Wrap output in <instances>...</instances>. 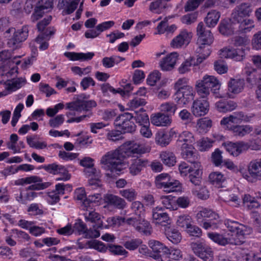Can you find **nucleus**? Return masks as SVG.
I'll list each match as a JSON object with an SVG mask.
<instances>
[{"instance_id":"f257e3e1","label":"nucleus","mask_w":261,"mask_h":261,"mask_svg":"<svg viewBox=\"0 0 261 261\" xmlns=\"http://www.w3.org/2000/svg\"><path fill=\"white\" fill-rule=\"evenodd\" d=\"M122 158V155L119 150L108 151L101 157L100 160L101 168L110 172L107 174L108 176L112 177L120 174L124 166Z\"/></svg>"},{"instance_id":"f03ea898","label":"nucleus","mask_w":261,"mask_h":261,"mask_svg":"<svg viewBox=\"0 0 261 261\" xmlns=\"http://www.w3.org/2000/svg\"><path fill=\"white\" fill-rule=\"evenodd\" d=\"M221 87L219 80L214 76L205 75L196 83L195 88L199 96L204 98L210 95V92L217 93Z\"/></svg>"},{"instance_id":"7ed1b4c3","label":"nucleus","mask_w":261,"mask_h":261,"mask_svg":"<svg viewBox=\"0 0 261 261\" xmlns=\"http://www.w3.org/2000/svg\"><path fill=\"white\" fill-rule=\"evenodd\" d=\"M196 217L200 225L205 229H217L219 227L218 215L210 209L202 208L197 214Z\"/></svg>"},{"instance_id":"20e7f679","label":"nucleus","mask_w":261,"mask_h":261,"mask_svg":"<svg viewBox=\"0 0 261 261\" xmlns=\"http://www.w3.org/2000/svg\"><path fill=\"white\" fill-rule=\"evenodd\" d=\"M157 188L163 189L167 193L177 191L181 189L179 181L172 179L168 173H163L157 175L155 179Z\"/></svg>"},{"instance_id":"39448f33","label":"nucleus","mask_w":261,"mask_h":261,"mask_svg":"<svg viewBox=\"0 0 261 261\" xmlns=\"http://www.w3.org/2000/svg\"><path fill=\"white\" fill-rule=\"evenodd\" d=\"M133 118L132 113H124L116 117L114 125L121 133H132L136 128L135 124L131 120Z\"/></svg>"},{"instance_id":"423d86ee","label":"nucleus","mask_w":261,"mask_h":261,"mask_svg":"<svg viewBox=\"0 0 261 261\" xmlns=\"http://www.w3.org/2000/svg\"><path fill=\"white\" fill-rule=\"evenodd\" d=\"M150 151L146 147L135 141H127L123 144L120 150L123 158L133 157L136 154H142Z\"/></svg>"},{"instance_id":"0eeeda50","label":"nucleus","mask_w":261,"mask_h":261,"mask_svg":"<svg viewBox=\"0 0 261 261\" xmlns=\"http://www.w3.org/2000/svg\"><path fill=\"white\" fill-rule=\"evenodd\" d=\"M42 179L36 175H31L27 177L18 179L15 181V185L18 186H23L30 185L26 189L28 190H40L45 189L51 185L49 182H42Z\"/></svg>"},{"instance_id":"6e6552de","label":"nucleus","mask_w":261,"mask_h":261,"mask_svg":"<svg viewBox=\"0 0 261 261\" xmlns=\"http://www.w3.org/2000/svg\"><path fill=\"white\" fill-rule=\"evenodd\" d=\"M29 30L27 26H23L21 29L15 31L14 29V32L11 33L13 35L9 38H8V45L15 49L20 46V43L25 41L28 37Z\"/></svg>"},{"instance_id":"1a4fd4ad","label":"nucleus","mask_w":261,"mask_h":261,"mask_svg":"<svg viewBox=\"0 0 261 261\" xmlns=\"http://www.w3.org/2000/svg\"><path fill=\"white\" fill-rule=\"evenodd\" d=\"M195 95L193 88L192 86H186L176 91L174 100L179 104L187 105L194 99Z\"/></svg>"},{"instance_id":"9d476101","label":"nucleus","mask_w":261,"mask_h":261,"mask_svg":"<svg viewBox=\"0 0 261 261\" xmlns=\"http://www.w3.org/2000/svg\"><path fill=\"white\" fill-rule=\"evenodd\" d=\"M97 103L94 100H83L78 99L75 101L66 103V108L69 110L77 112H89L93 108L96 107Z\"/></svg>"},{"instance_id":"9b49d317","label":"nucleus","mask_w":261,"mask_h":261,"mask_svg":"<svg viewBox=\"0 0 261 261\" xmlns=\"http://www.w3.org/2000/svg\"><path fill=\"white\" fill-rule=\"evenodd\" d=\"M126 223L132 225L136 230L146 236L149 235L151 231V226L147 221L137 218H129L126 219Z\"/></svg>"},{"instance_id":"f8f14e48","label":"nucleus","mask_w":261,"mask_h":261,"mask_svg":"<svg viewBox=\"0 0 261 261\" xmlns=\"http://www.w3.org/2000/svg\"><path fill=\"white\" fill-rule=\"evenodd\" d=\"M253 11L251 4L244 3L237 6L231 14L232 18L237 22H240L244 17H249Z\"/></svg>"},{"instance_id":"ddd939ff","label":"nucleus","mask_w":261,"mask_h":261,"mask_svg":"<svg viewBox=\"0 0 261 261\" xmlns=\"http://www.w3.org/2000/svg\"><path fill=\"white\" fill-rule=\"evenodd\" d=\"M225 225L229 231L235 232L238 237L245 236L249 234L252 229L250 227L244 225L239 222L231 220H226L224 222Z\"/></svg>"},{"instance_id":"4468645a","label":"nucleus","mask_w":261,"mask_h":261,"mask_svg":"<svg viewBox=\"0 0 261 261\" xmlns=\"http://www.w3.org/2000/svg\"><path fill=\"white\" fill-rule=\"evenodd\" d=\"M198 36L197 43L199 45H210L214 41V37L210 30H205L202 22L198 23L197 27Z\"/></svg>"},{"instance_id":"2eb2a0df","label":"nucleus","mask_w":261,"mask_h":261,"mask_svg":"<svg viewBox=\"0 0 261 261\" xmlns=\"http://www.w3.org/2000/svg\"><path fill=\"white\" fill-rule=\"evenodd\" d=\"M222 146L227 152L234 156H237L243 151L247 150L248 147L247 142L243 141H227L223 143Z\"/></svg>"},{"instance_id":"dca6fc26","label":"nucleus","mask_w":261,"mask_h":261,"mask_svg":"<svg viewBox=\"0 0 261 261\" xmlns=\"http://www.w3.org/2000/svg\"><path fill=\"white\" fill-rule=\"evenodd\" d=\"M103 200L107 204L105 207L113 206L119 210H123L127 206V203L123 198L112 194H105Z\"/></svg>"},{"instance_id":"f3484780","label":"nucleus","mask_w":261,"mask_h":261,"mask_svg":"<svg viewBox=\"0 0 261 261\" xmlns=\"http://www.w3.org/2000/svg\"><path fill=\"white\" fill-rule=\"evenodd\" d=\"M41 168L43 169L47 172L53 174H57L59 173L64 174L62 175V177L57 178V180L66 181L69 180L70 178V174L68 173L65 174L66 170L64 166L58 165L56 163L42 165Z\"/></svg>"},{"instance_id":"a211bd4d","label":"nucleus","mask_w":261,"mask_h":261,"mask_svg":"<svg viewBox=\"0 0 261 261\" xmlns=\"http://www.w3.org/2000/svg\"><path fill=\"white\" fill-rule=\"evenodd\" d=\"M219 55L221 58H230L236 61H242L245 56L244 49H235L228 47L221 49Z\"/></svg>"},{"instance_id":"6ab92c4d","label":"nucleus","mask_w":261,"mask_h":261,"mask_svg":"<svg viewBox=\"0 0 261 261\" xmlns=\"http://www.w3.org/2000/svg\"><path fill=\"white\" fill-rule=\"evenodd\" d=\"M178 58V55L176 52L171 53L160 60V67L164 71H171L174 68Z\"/></svg>"},{"instance_id":"aec40b11","label":"nucleus","mask_w":261,"mask_h":261,"mask_svg":"<svg viewBox=\"0 0 261 261\" xmlns=\"http://www.w3.org/2000/svg\"><path fill=\"white\" fill-rule=\"evenodd\" d=\"M148 166H149V161L147 159L138 157L133 159L130 160L129 166V173L132 175H137Z\"/></svg>"},{"instance_id":"412c9836","label":"nucleus","mask_w":261,"mask_h":261,"mask_svg":"<svg viewBox=\"0 0 261 261\" xmlns=\"http://www.w3.org/2000/svg\"><path fill=\"white\" fill-rule=\"evenodd\" d=\"M209 103L205 99L194 100L192 107V112L196 117L205 115L208 111Z\"/></svg>"},{"instance_id":"4be33fe9","label":"nucleus","mask_w":261,"mask_h":261,"mask_svg":"<svg viewBox=\"0 0 261 261\" xmlns=\"http://www.w3.org/2000/svg\"><path fill=\"white\" fill-rule=\"evenodd\" d=\"M207 236L213 242L221 246H225L229 244H238V241H236L233 237L224 236L217 232H208Z\"/></svg>"},{"instance_id":"5701e85b","label":"nucleus","mask_w":261,"mask_h":261,"mask_svg":"<svg viewBox=\"0 0 261 261\" xmlns=\"http://www.w3.org/2000/svg\"><path fill=\"white\" fill-rule=\"evenodd\" d=\"M192 38L191 33L186 30H182L171 42V45L174 48L181 47L184 44H188Z\"/></svg>"},{"instance_id":"b1692460","label":"nucleus","mask_w":261,"mask_h":261,"mask_svg":"<svg viewBox=\"0 0 261 261\" xmlns=\"http://www.w3.org/2000/svg\"><path fill=\"white\" fill-rule=\"evenodd\" d=\"M150 121L153 125L156 126H168L172 122V119L169 115L158 112L151 115Z\"/></svg>"},{"instance_id":"393cba45","label":"nucleus","mask_w":261,"mask_h":261,"mask_svg":"<svg viewBox=\"0 0 261 261\" xmlns=\"http://www.w3.org/2000/svg\"><path fill=\"white\" fill-rule=\"evenodd\" d=\"M194 141L193 134L189 132H183L179 135L177 141V144L180 146L181 150L189 148L191 146V144Z\"/></svg>"},{"instance_id":"a878e982","label":"nucleus","mask_w":261,"mask_h":261,"mask_svg":"<svg viewBox=\"0 0 261 261\" xmlns=\"http://www.w3.org/2000/svg\"><path fill=\"white\" fill-rule=\"evenodd\" d=\"M181 153L184 159L193 165L194 169L200 168L201 165L199 162V155L196 152L191 149V147L185 149L184 150H182Z\"/></svg>"},{"instance_id":"bb28decb","label":"nucleus","mask_w":261,"mask_h":261,"mask_svg":"<svg viewBox=\"0 0 261 261\" xmlns=\"http://www.w3.org/2000/svg\"><path fill=\"white\" fill-rule=\"evenodd\" d=\"M152 218L155 223L162 225H166L170 223V219L168 215L163 212L162 207L157 206L152 210Z\"/></svg>"},{"instance_id":"cd10ccee","label":"nucleus","mask_w":261,"mask_h":261,"mask_svg":"<svg viewBox=\"0 0 261 261\" xmlns=\"http://www.w3.org/2000/svg\"><path fill=\"white\" fill-rule=\"evenodd\" d=\"M64 56L72 61H86L91 60L94 56V53L88 52L87 53L66 52Z\"/></svg>"},{"instance_id":"c85d7f7f","label":"nucleus","mask_w":261,"mask_h":261,"mask_svg":"<svg viewBox=\"0 0 261 261\" xmlns=\"http://www.w3.org/2000/svg\"><path fill=\"white\" fill-rule=\"evenodd\" d=\"M244 86L243 80L231 79L228 83V90L229 92L237 94L243 91Z\"/></svg>"},{"instance_id":"c756f323","label":"nucleus","mask_w":261,"mask_h":261,"mask_svg":"<svg viewBox=\"0 0 261 261\" xmlns=\"http://www.w3.org/2000/svg\"><path fill=\"white\" fill-rule=\"evenodd\" d=\"M220 17V13L215 10L208 12L204 18V21L208 28L214 27L218 23Z\"/></svg>"},{"instance_id":"7c9ffc66","label":"nucleus","mask_w":261,"mask_h":261,"mask_svg":"<svg viewBox=\"0 0 261 261\" xmlns=\"http://www.w3.org/2000/svg\"><path fill=\"white\" fill-rule=\"evenodd\" d=\"M248 171L251 176L261 179V159L251 162L248 166Z\"/></svg>"},{"instance_id":"2f4dec72","label":"nucleus","mask_w":261,"mask_h":261,"mask_svg":"<svg viewBox=\"0 0 261 261\" xmlns=\"http://www.w3.org/2000/svg\"><path fill=\"white\" fill-rule=\"evenodd\" d=\"M160 158L163 164L169 167L173 166L176 162L175 154L169 151H162L160 154Z\"/></svg>"},{"instance_id":"473e14b6","label":"nucleus","mask_w":261,"mask_h":261,"mask_svg":"<svg viewBox=\"0 0 261 261\" xmlns=\"http://www.w3.org/2000/svg\"><path fill=\"white\" fill-rule=\"evenodd\" d=\"M26 83V80L22 77L13 79L6 84V89L9 93L15 91L23 86Z\"/></svg>"},{"instance_id":"72a5a7b5","label":"nucleus","mask_w":261,"mask_h":261,"mask_svg":"<svg viewBox=\"0 0 261 261\" xmlns=\"http://www.w3.org/2000/svg\"><path fill=\"white\" fill-rule=\"evenodd\" d=\"M244 74L246 77V81L253 85L257 83L256 69L252 67L250 64H247L244 69Z\"/></svg>"},{"instance_id":"f704fd0d","label":"nucleus","mask_w":261,"mask_h":261,"mask_svg":"<svg viewBox=\"0 0 261 261\" xmlns=\"http://www.w3.org/2000/svg\"><path fill=\"white\" fill-rule=\"evenodd\" d=\"M85 219L87 221H90L92 223H96L97 228H101L102 227V222L101 220V215L95 211L87 212L84 214Z\"/></svg>"},{"instance_id":"c9c22d12","label":"nucleus","mask_w":261,"mask_h":261,"mask_svg":"<svg viewBox=\"0 0 261 261\" xmlns=\"http://www.w3.org/2000/svg\"><path fill=\"white\" fill-rule=\"evenodd\" d=\"M191 248L195 255L197 256H202V251H205L207 255L210 252L209 246L203 242H193L191 244Z\"/></svg>"},{"instance_id":"e433bc0d","label":"nucleus","mask_w":261,"mask_h":261,"mask_svg":"<svg viewBox=\"0 0 261 261\" xmlns=\"http://www.w3.org/2000/svg\"><path fill=\"white\" fill-rule=\"evenodd\" d=\"M10 22L9 18L7 17H3L0 18V30L5 31L4 36L5 38L10 37L11 33L14 32V28L10 27Z\"/></svg>"},{"instance_id":"4c0bfd02","label":"nucleus","mask_w":261,"mask_h":261,"mask_svg":"<svg viewBox=\"0 0 261 261\" xmlns=\"http://www.w3.org/2000/svg\"><path fill=\"white\" fill-rule=\"evenodd\" d=\"M165 233L168 239L174 244H177L181 240L180 233L176 229L168 227L165 229Z\"/></svg>"},{"instance_id":"58836bf2","label":"nucleus","mask_w":261,"mask_h":261,"mask_svg":"<svg viewBox=\"0 0 261 261\" xmlns=\"http://www.w3.org/2000/svg\"><path fill=\"white\" fill-rule=\"evenodd\" d=\"M177 109V105L173 102H165L161 104L160 107L161 112L166 115H169V117L174 115Z\"/></svg>"},{"instance_id":"ea45409f","label":"nucleus","mask_w":261,"mask_h":261,"mask_svg":"<svg viewBox=\"0 0 261 261\" xmlns=\"http://www.w3.org/2000/svg\"><path fill=\"white\" fill-rule=\"evenodd\" d=\"M253 130V128L249 125H236L232 130L233 135L240 137H243L249 134Z\"/></svg>"},{"instance_id":"a19ab883","label":"nucleus","mask_w":261,"mask_h":261,"mask_svg":"<svg viewBox=\"0 0 261 261\" xmlns=\"http://www.w3.org/2000/svg\"><path fill=\"white\" fill-rule=\"evenodd\" d=\"M125 59L118 56H112L110 57H105L102 60V64L106 68L113 67L115 64H118L124 61Z\"/></svg>"},{"instance_id":"79ce46f5","label":"nucleus","mask_w":261,"mask_h":261,"mask_svg":"<svg viewBox=\"0 0 261 261\" xmlns=\"http://www.w3.org/2000/svg\"><path fill=\"white\" fill-rule=\"evenodd\" d=\"M209 179L213 185L220 188L225 181V177L220 172H214L209 175Z\"/></svg>"},{"instance_id":"37998d69","label":"nucleus","mask_w":261,"mask_h":261,"mask_svg":"<svg viewBox=\"0 0 261 261\" xmlns=\"http://www.w3.org/2000/svg\"><path fill=\"white\" fill-rule=\"evenodd\" d=\"M161 201L164 207L170 211L176 210L177 205L175 200L171 196H163L161 197Z\"/></svg>"},{"instance_id":"c03bdc74","label":"nucleus","mask_w":261,"mask_h":261,"mask_svg":"<svg viewBox=\"0 0 261 261\" xmlns=\"http://www.w3.org/2000/svg\"><path fill=\"white\" fill-rule=\"evenodd\" d=\"M149 245L154 253H162L165 255L168 252L169 248L159 241L151 240Z\"/></svg>"},{"instance_id":"a18cd8bd","label":"nucleus","mask_w":261,"mask_h":261,"mask_svg":"<svg viewBox=\"0 0 261 261\" xmlns=\"http://www.w3.org/2000/svg\"><path fill=\"white\" fill-rule=\"evenodd\" d=\"M212 126V120L207 117L199 119L197 122V126L201 133H206Z\"/></svg>"},{"instance_id":"49530a36","label":"nucleus","mask_w":261,"mask_h":261,"mask_svg":"<svg viewBox=\"0 0 261 261\" xmlns=\"http://www.w3.org/2000/svg\"><path fill=\"white\" fill-rule=\"evenodd\" d=\"M214 141L208 138H203L197 142L198 149L201 151H206L213 147Z\"/></svg>"},{"instance_id":"de8ad7c7","label":"nucleus","mask_w":261,"mask_h":261,"mask_svg":"<svg viewBox=\"0 0 261 261\" xmlns=\"http://www.w3.org/2000/svg\"><path fill=\"white\" fill-rule=\"evenodd\" d=\"M243 202L244 205L249 209L257 208L259 206V204L257 201L255 197L251 196L250 194H245L243 197Z\"/></svg>"},{"instance_id":"09e8293b","label":"nucleus","mask_w":261,"mask_h":261,"mask_svg":"<svg viewBox=\"0 0 261 261\" xmlns=\"http://www.w3.org/2000/svg\"><path fill=\"white\" fill-rule=\"evenodd\" d=\"M219 31L221 34L224 36L230 35L233 32L231 24L226 20L221 21L219 25Z\"/></svg>"},{"instance_id":"8fccbe9b","label":"nucleus","mask_w":261,"mask_h":261,"mask_svg":"<svg viewBox=\"0 0 261 261\" xmlns=\"http://www.w3.org/2000/svg\"><path fill=\"white\" fill-rule=\"evenodd\" d=\"M108 250L115 255L126 256L128 254V252L120 245L109 244Z\"/></svg>"},{"instance_id":"3c124183","label":"nucleus","mask_w":261,"mask_h":261,"mask_svg":"<svg viewBox=\"0 0 261 261\" xmlns=\"http://www.w3.org/2000/svg\"><path fill=\"white\" fill-rule=\"evenodd\" d=\"M210 45H206L205 47L204 45H199V47L197 52L199 53V57L197 58V63H201L203 60H205L211 54Z\"/></svg>"},{"instance_id":"603ef678","label":"nucleus","mask_w":261,"mask_h":261,"mask_svg":"<svg viewBox=\"0 0 261 261\" xmlns=\"http://www.w3.org/2000/svg\"><path fill=\"white\" fill-rule=\"evenodd\" d=\"M119 194L121 196L130 202L136 199L137 196V192L133 188L121 190L119 191Z\"/></svg>"},{"instance_id":"864d4df0","label":"nucleus","mask_w":261,"mask_h":261,"mask_svg":"<svg viewBox=\"0 0 261 261\" xmlns=\"http://www.w3.org/2000/svg\"><path fill=\"white\" fill-rule=\"evenodd\" d=\"M240 23V29L242 33H247L250 32L253 28H254V21L251 19H246L241 20L240 22H237Z\"/></svg>"},{"instance_id":"5fc2aeb1","label":"nucleus","mask_w":261,"mask_h":261,"mask_svg":"<svg viewBox=\"0 0 261 261\" xmlns=\"http://www.w3.org/2000/svg\"><path fill=\"white\" fill-rule=\"evenodd\" d=\"M155 140L158 145L163 147L166 146L170 142L169 136L162 132L156 134Z\"/></svg>"},{"instance_id":"6e6d98bb","label":"nucleus","mask_w":261,"mask_h":261,"mask_svg":"<svg viewBox=\"0 0 261 261\" xmlns=\"http://www.w3.org/2000/svg\"><path fill=\"white\" fill-rule=\"evenodd\" d=\"M202 172L200 168L194 169V171L189 175L190 181L195 186H200L201 184V175Z\"/></svg>"},{"instance_id":"4d7b16f0","label":"nucleus","mask_w":261,"mask_h":261,"mask_svg":"<svg viewBox=\"0 0 261 261\" xmlns=\"http://www.w3.org/2000/svg\"><path fill=\"white\" fill-rule=\"evenodd\" d=\"M190 223H192V220L189 215H180L177 220V225L185 230L188 226H190Z\"/></svg>"},{"instance_id":"13d9d810","label":"nucleus","mask_w":261,"mask_h":261,"mask_svg":"<svg viewBox=\"0 0 261 261\" xmlns=\"http://www.w3.org/2000/svg\"><path fill=\"white\" fill-rule=\"evenodd\" d=\"M101 199L99 193H95L89 195L88 197L83 202V204L86 208L90 207L93 203H96Z\"/></svg>"},{"instance_id":"bf43d9fd","label":"nucleus","mask_w":261,"mask_h":261,"mask_svg":"<svg viewBox=\"0 0 261 261\" xmlns=\"http://www.w3.org/2000/svg\"><path fill=\"white\" fill-rule=\"evenodd\" d=\"M88 247L101 252H105L108 249V246L106 247L102 242L96 240L88 241Z\"/></svg>"},{"instance_id":"052dcab7","label":"nucleus","mask_w":261,"mask_h":261,"mask_svg":"<svg viewBox=\"0 0 261 261\" xmlns=\"http://www.w3.org/2000/svg\"><path fill=\"white\" fill-rule=\"evenodd\" d=\"M134 118L136 122L139 123L141 126L145 124H149L148 116L144 112L136 113V115L134 116Z\"/></svg>"},{"instance_id":"680f3d73","label":"nucleus","mask_w":261,"mask_h":261,"mask_svg":"<svg viewBox=\"0 0 261 261\" xmlns=\"http://www.w3.org/2000/svg\"><path fill=\"white\" fill-rule=\"evenodd\" d=\"M12 231L14 234H16L15 237L20 243L30 241V237L27 232L18 229H13Z\"/></svg>"},{"instance_id":"e2e57ef3","label":"nucleus","mask_w":261,"mask_h":261,"mask_svg":"<svg viewBox=\"0 0 261 261\" xmlns=\"http://www.w3.org/2000/svg\"><path fill=\"white\" fill-rule=\"evenodd\" d=\"M193 59L189 58L187 59L178 68V72L180 74H185L190 70V68L193 64L195 65V63H192Z\"/></svg>"},{"instance_id":"0e129e2a","label":"nucleus","mask_w":261,"mask_h":261,"mask_svg":"<svg viewBox=\"0 0 261 261\" xmlns=\"http://www.w3.org/2000/svg\"><path fill=\"white\" fill-rule=\"evenodd\" d=\"M101 89L103 93L110 92L113 94L120 93L122 96H124V95L125 94V91H123L122 89L120 88L115 89L111 86H110V85L108 83L102 85Z\"/></svg>"},{"instance_id":"69168bd1","label":"nucleus","mask_w":261,"mask_h":261,"mask_svg":"<svg viewBox=\"0 0 261 261\" xmlns=\"http://www.w3.org/2000/svg\"><path fill=\"white\" fill-rule=\"evenodd\" d=\"M80 0H73L69 2L66 7L63 11L64 15H68L73 13L77 8Z\"/></svg>"},{"instance_id":"338daca9","label":"nucleus","mask_w":261,"mask_h":261,"mask_svg":"<svg viewBox=\"0 0 261 261\" xmlns=\"http://www.w3.org/2000/svg\"><path fill=\"white\" fill-rule=\"evenodd\" d=\"M178 170L181 176H185L188 173H191L194 171V167H190L187 163L181 162L178 166Z\"/></svg>"},{"instance_id":"774afa93","label":"nucleus","mask_w":261,"mask_h":261,"mask_svg":"<svg viewBox=\"0 0 261 261\" xmlns=\"http://www.w3.org/2000/svg\"><path fill=\"white\" fill-rule=\"evenodd\" d=\"M178 116L180 120L186 124L190 123L193 119L192 114L187 109H183L180 111L178 114Z\"/></svg>"}]
</instances>
